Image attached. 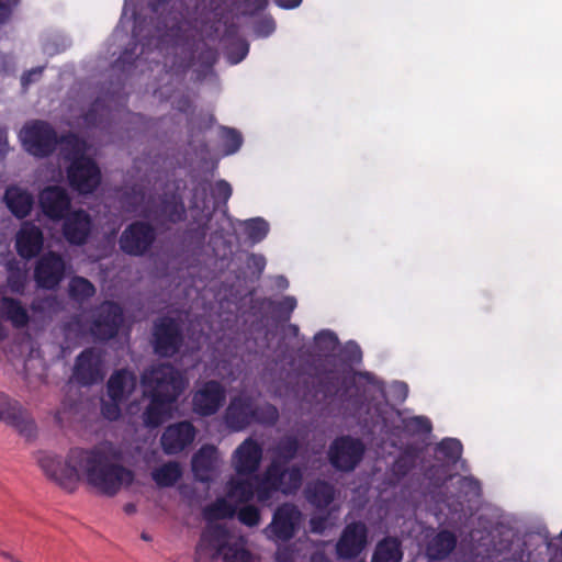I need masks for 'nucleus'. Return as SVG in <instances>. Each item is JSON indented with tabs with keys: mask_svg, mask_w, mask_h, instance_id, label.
<instances>
[{
	"mask_svg": "<svg viewBox=\"0 0 562 562\" xmlns=\"http://www.w3.org/2000/svg\"><path fill=\"white\" fill-rule=\"evenodd\" d=\"M120 460L121 452L111 443L91 449L72 448L65 462L48 452H40L37 457V463L45 475L68 492L76 488L81 474L90 486L109 497L131 486L135 480L134 472L121 464Z\"/></svg>",
	"mask_w": 562,
	"mask_h": 562,
	"instance_id": "nucleus-1",
	"label": "nucleus"
},
{
	"mask_svg": "<svg viewBox=\"0 0 562 562\" xmlns=\"http://www.w3.org/2000/svg\"><path fill=\"white\" fill-rule=\"evenodd\" d=\"M145 395L176 403L188 385L186 374L169 362L154 364L140 375Z\"/></svg>",
	"mask_w": 562,
	"mask_h": 562,
	"instance_id": "nucleus-2",
	"label": "nucleus"
},
{
	"mask_svg": "<svg viewBox=\"0 0 562 562\" xmlns=\"http://www.w3.org/2000/svg\"><path fill=\"white\" fill-rule=\"evenodd\" d=\"M224 418L231 430L240 431L251 424H273L278 419V409L269 403L258 404L250 396L239 395L231 400Z\"/></svg>",
	"mask_w": 562,
	"mask_h": 562,
	"instance_id": "nucleus-3",
	"label": "nucleus"
},
{
	"mask_svg": "<svg viewBox=\"0 0 562 562\" xmlns=\"http://www.w3.org/2000/svg\"><path fill=\"white\" fill-rule=\"evenodd\" d=\"M24 150L36 158H47L58 146V134L53 125L43 120L26 122L19 133Z\"/></svg>",
	"mask_w": 562,
	"mask_h": 562,
	"instance_id": "nucleus-4",
	"label": "nucleus"
},
{
	"mask_svg": "<svg viewBox=\"0 0 562 562\" xmlns=\"http://www.w3.org/2000/svg\"><path fill=\"white\" fill-rule=\"evenodd\" d=\"M184 335L182 322L171 316H160L154 321L151 346L159 358H172L183 347Z\"/></svg>",
	"mask_w": 562,
	"mask_h": 562,
	"instance_id": "nucleus-5",
	"label": "nucleus"
},
{
	"mask_svg": "<svg viewBox=\"0 0 562 562\" xmlns=\"http://www.w3.org/2000/svg\"><path fill=\"white\" fill-rule=\"evenodd\" d=\"M155 227L144 221L128 224L119 238L120 249L132 257H143L150 251L156 241Z\"/></svg>",
	"mask_w": 562,
	"mask_h": 562,
	"instance_id": "nucleus-6",
	"label": "nucleus"
},
{
	"mask_svg": "<svg viewBox=\"0 0 562 562\" xmlns=\"http://www.w3.org/2000/svg\"><path fill=\"white\" fill-rule=\"evenodd\" d=\"M124 322L121 305L113 301H104L94 311L90 333L95 340L109 341L116 337Z\"/></svg>",
	"mask_w": 562,
	"mask_h": 562,
	"instance_id": "nucleus-7",
	"label": "nucleus"
},
{
	"mask_svg": "<svg viewBox=\"0 0 562 562\" xmlns=\"http://www.w3.org/2000/svg\"><path fill=\"white\" fill-rule=\"evenodd\" d=\"M0 422L14 428L26 440H33L37 427L31 414L14 398L0 392Z\"/></svg>",
	"mask_w": 562,
	"mask_h": 562,
	"instance_id": "nucleus-8",
	"label": "nucleus"
},
{
	"mask_svg": "<svg viewBox=\"0 0 562 562\" xmlns=\"http://www.w3.org/2000/svg\"><path fill=\"white\" fill-rule=\"evenodd\" d=\"M366 447L359 438L341 436L329 447L328 458L331 465L342 472H351L361 462Z\"/></svg>",
	"mask_w": 562,
	"mask_h": 562,
	"instance_id": "nucleus-9",
	"label": "nucleus"
},
{
	"mask_svg": "<svg viewBox=\"0 0 562 562\" xmlns=\"http://www.w3.org/2000/svg\"><path fill=\"white\" fill-rule=\"evenodd\" d=\"M66 276V261L56 251H47L35 262L33 278L38 289L56 290Z\"/></svg>",
	"mask_w": 562,
	"mask_h": 562,
	"instance_id": "nucleus-10",
	"label": "nucleus"
},
{
	"mask_svg": "<svg viewBox=\"0 0 562 562\" xmlns=\"http://www.w3.org/2000/svg\"><path fill=\"white\" fill-rule=\"evenodd\" d=\"M69 186L80 194H90L101 182V171L92 158H79L67 167Z\"/></svg>",
	"mask_w": 562,
	"mask_h": 562,
	"instance_id": "nucleus-11",
	"label": "nucleus"
},
{
	"mask_svg": "<svg viewBox=\"0 0 562 562\" xmlns=\"http://www.w3.org/2000/svg\"><path fill=\"white\" fill-rule=\"evenodd\" d=\"M104 378L103 358L93 347L83 349L75 360L72 379L81 386H91Z\"/></svg>",
	"mask_w": 562,
	"mask_h": 562,
	"instance_id": "nucleus-12",
	"label": "nucleus"
},
{
	"mask_svg": "<svg viewBox=\"0 0 562 562\" xmlns=\"http://www.w3.org/2000/svg\"><path fill=\"white\" fill-rule=\"evenodd\" d=\"M225 400L226 390L221 382L216 380L205 381L193 393V411L203 417L212 416L220 411V408L224 405Z\"/></svg>",
	"mask_w": 562,
	"mask_h": 562,
	"instance_id": "nucleus-13",
	"label": "nucleus"
},
{
	"mask_svg": "<svg viewBox=\"0 0 562 562\" xmlns=\"http://www.w3.org/2000/svg\"><path fill=\"white\" fill-rule=\"evenodd\" d=\"M42 213L52 221H61L71 207V198L67 190L59 186H47L38 194Z\"/></svg>",
	"mask_w": 562,
	"mask_h": 562,
	"instance_id": "nucleus-14",
	"label": "nucleus"
},
{
	"mask_svg": "<svg viewBox=\"0 0 562 562\" xmlns=\"http://www.w3.org/2000/svg\"><path fill=\"white\" fill-rule=\"evenodd\" d=\"M195 435L196 429L191 422L173 423L166 427L160 437L162 451L168 456L178 454L193 442Z\"/></svg>",
	"mask_w": 562,
	"mask_h": 562,
	"instance_id": "nucleus-15",
	"label": "nucleus"
},
{
	"mask_svg": "<svg viewBox=\"0 0 562 562\" xmlns=\"http://www.w3.org/2000/svg\"><path fill=\"white\" fill-rule=\"evenodd\" d=\"M367 537L368 530L363 522L348 524L336 544L337 555L342 559L358 557L366 548Z\"/></svg>",
	"mask_w": 562,
	"mask_h": 562,
	"instance_id": "nucleus-16",
	"label": "nucleus"
},
{
	"mask_svg": "<svg viewBox=\"0 0 562 562\" xmlns=\"http://www.w3.org/2000/svg\"><path fill=\"white\" fill-rule=\"evenodd\" d=\"M63 235L65 239L75 246H82L87 243L91 229L92 220L88 212L85 210H76L69 212L63 218Z\"/></svg>",
	"mask_w": 562,
	"mask_h": 562,
	"instance_id": "nucleus-17",
	"label": "nucleus"
},
{
	"mask_svg": "<svg viewBox=\"0 0 562 562\" xmlns=\"http://www.w3.org/2000/svg\"><path fill=\"white\" fill-rule=\"evenodd\" d=\"M261 459V446L252 438H247L234 452V469L240 476L252 475L258 471Z\"/></svg>",
	"mask_w": 562,
	"mask_h": 562,
	"instance_id": "nucleus-18",
	"label": "nucleus"
},
{
	"mask_svg": "<svg viewBox=\"0 0 562 562\" xmlns=\"http://www.w3.org/2000/svg\"><path fill=\"white\" fill-rule=\"evenodd\" d=\"M44 246L42 229L31 221L23 222L15 237L18 255L30 260L38 256Z\"/></svg>",
	"mask_w": 562,
	"mask_h": 562,
	"instance_id": "nucleus-19",
	"label": "nucleus"
},
{
	"mask_svg": "<svg viewBox=\"0 0 562 562\" xmlns=\"http://www.w3.org/2000/svg\"><path fill=\"white\" fill-rule=\"evenodd\" d=\"M457 536L449 530H439L426 536L425 554L429 561L447 559L457 547Z\"/></svg>",
	"mask_w": 562,
	"mask_h": 562,
	"instance_id": "nucleus-20",
	"label": "nucleus"
},
{
	"mask_svg": "<svg viewBox=\"0 0 562 562\" xmlns=\"http://www.w3.org/2000/svg\"><path fill=\"white\" fill-rule=\"evenodd\" d=\"M136 387V375L127 369L114 371L106 382V397L127 401Z\"/></svg>",
	"mask_w": 562,
	"mask_h": 562,
	"instance_id": "nucleus-21",
	"label": "nucleus"
},
{
	"mask_svg": "<svg viewBox=\"0 0 562 562\" xmlns=\"http://www.w3.org/2000/svg\"><path fill=\"white\" fill-rule=\"evenodd\" d=\"M268 474L265 480L256 475L255 493L259 501H267L271 496V491L281 490V443L274 446V457Z\"/></svg>",
	"mask_w": 562,
	"mask_h": 562,
	"instance_id": "nucleus-22",
	"label": "nucleus"
},
{
	"mask_svg": "<svg viewBox=\"0 0 562 562\" xmlns=\"http://www.w3.org/2000/svg\"><path fill=\"white\" fill-rule=\"evenodd\" d=\"M3 201L12 215L19 220L27 217L34 205L33 195L18 186H10L5 189Z\"/></svg>",
	"mask_w": 562,
	"mask_h": 562,
	"instance_id": "nucleus-23",
	"label": "nucleus"
},
{
	"mask_svg": "<svg viewBox=\"0 0 562 562\" xmlns=\"http://www.w3.org/2000/svg\"><path fill=\"white\" fill-rule=\"evenodd\" d=\"M216 449L213 446L201 447L192 457V471L198 481L207 483L216 470Z\"/></svg>",
	"mask_w": 562,
	"mask_h": 562,
	"instance_id": "nucleus-24",
	"label": "nucleus"
},
{
	"mask_svg": "<svg viewBox=\"0 0 562 562\" xmlns=\"http://www.w3.org/2000/svg\"><path fill=\"white\" fill-rule=\"evenodd\" d=\"M146 396L149 398V403L142 414V420L146 428L155 429L170 418L175 403L151 395Z\"/></svg>",
	"mask_w": 562,
	"mask_h": 562,
	"instance_id": "nucleus-25",
	"label": "nucleus"
},
{
	"mask_svg": "<svg viewBox=\"0 0 562 562\" xmlns=\"http://www.w3.org/2000/svg\"><path fill=\"white\" fill-rule=\"evenodd\" d=\"M227 537L226 529L220 525L206 527L201 533L195 553L202 555L206 551H214L216 555H221L227 546Z\"/></svg>",
	"mask_w": 562,
	"mask_h": 562,
	"instance_id": "nucleus-26",
	"label": "nucleus"
},
{
	"mask_svg": "<svg viewBox=\"0 0 562 562\" xmlns=\"http://www.w3.org/2000/svg\"><path fill=\"white\" fill-rule=\"evenodd\" d=\"M0 316L18 329L26 327L30 323L26 307L19 299L11 296L0 299Z\"/></svg>",
	"mask_w": 562,
	"mask_h": 562,
	"instance_id": "nucleus-27",
	"label": "nucleus"
},
{
	"mask_svg": "<svg viewBox=\"0 0 562 562\" xmlns=\"http://www.w3.org/2000/svg\"><path fill=\"white\" fill-rule=\"evenodd\" d=\"M296 450V443L291 438L283 437V464L291 458ZM303 472L300 468L293 467L285 469L283 467V495L292 494L302 485Z\"/></svg>",
	"mask_w": 562,
	"mask_h": 562,
	"instance_id": "nucleus-28",
	"label": "nucleus"
},
{
	"mask_svg": "<svg viewBox=\"0 0 562 562\" xmlns=\"http://www.w3.org/2000/svg\"><path fill=\"white\" fill-rule=\"evenodd\" d=\"M158 215L166 222L177 224L186 220V206L180 195L165 194L158 204Z\"/></svg>",
	"mask_w": 562,
	"mask_h": 562,
	"instance_id": "nucleus-29",
	"label": "nucleus"
},
{
	"mask_svg": "<svg viewBox=\"0 0 562 562\" xmlns=\"http://www.w3.org/2000/svg\"><path fill=\"white\" fill-rule=\"evenodd\" d=\"M58 145H60V153L63 158L70 164L79 158H88L85 155V140L75 133L68 132L58 136Z\"/></svg>",
	"mask_w": 562,
	"mask_h": 562,
	"instance_id": "nucleus-30",
	"label": "nucleus"
},
{
	"mask_svg": "<svg viewBox=\"0 0 562 562\" xmlns=\"http://www.w3.org/2000/svg\"><path fill=\"white\" fill-rule=\"evenodd\" d=\"M306 498L315 507L325 508L335 498V487L325 481H315L306 487Z\"/></svg>",
	"mask_w": 562,
	"mask_h": 562,
	"instance_id": "nucleus-31",
	"label": "nucleus"
},
{
	"mask_svg": "<svg viewBox=\"0 0 562 562\" xmlns=\"http://www.w3.org/2000/svg\"><path fill=\"white\" fill-rule=\"evenodd\" d=\"M146 20H135L134 26L132 30V48H126L122 55L120 56L119 60L122 63L133 64L136 58H138V55H136V49L138 45H142V50L139 54H143L145 52V48L148 47L151 44L153 36L143 35V23H145Z\"/></svg>",
	"mask_w": 562,
	"mask_h": 562,
	"instance_id": "nucleus-32",
	"label": "nucleus"
},
{
	"mask_svg": "<svg viewBox=\"0 0 562 562\" xmlns=\"http://www.w3.org/2000/svg\"><path fill=\"white\" fill-rule=\"evenodd\" d=\"M181 476L182 470L177 461H168L151 472V477L159 487H171Z\"/></svg>",
	"mask_w": 562,
	"mask_h": 562,
	"instance_id": "nucleus-33",
	"label": "nucleus"
},
{
	"mask_svg": "<svg viewBox=\"0 0 562 562\" xmlns=\"http://www.w3.org/2000/svg\"><path fill=\"white\" fill-rule=\"evenodd\" d=\"M402 558L401 542L395 538H385L376 544L372 562H401Z\"/></svg>",
	"mask_w": 562,
	"mask_h": 562,
	"instance_id": "nucleus-34",
	"label": "nucleus"
},
{
	"mask_svg": "<svg viewBox=\"0 0 562 562\" xmlns=\"http://www.w3.org/2000/svg\"><path fill=\"white\" fill-rule=\"evenodd\" d=\"M256 475L254 479L231 480L228 482L227 496L236 503L244 504L252 499L255 495Z\"/></svg>",
	"mask_w": 562,
	"mask_h": 562,
	"instance_id": "nucleus-35",
	"label": "nucleus"
},
{
	"mask_svg": "<svg viewBox=\"0 0 562 562\" xmlns=\"http://www.w3.org/2000/svg\"><path fill=\"white\" fill-rule=\"evenodd\" d=\"M7 286L10 292L18 295H23L27 285V272L15 260L7 265Z\"/></svg>",
	"mask_w": 562,
	"mask_h": 562,
	"instance_id": "nucleus-36",
	"label": "nucleus"
},
{
	"mask_svg": "<svg viewBox=\"0 0 562 562\" xmlns=\"http://www.w3.org/2000/svg\"><path fill=\"white\" fill-rule=\"evenodd\" d=\"M237 506L225 498H217L203 509V517L207 521L228 519L235 517Z\"/></svg>",
	"mask_w": 562,
	"mask_h": 562,
	"instance_id": "nucleus-37",
	"label": "nucleus"
},
{
	"mask_svg": "<svg viewBox=\"0 0 562 562\" xmlns=\"http://www.w3.org/2000/svg\"><path fill=\"white\" fill-rule=\"evenodd\" d=\"M68 293L74 301L83 303L95 294V288L88 279L76 276L69 281Z\"/></svg>",
	"mask_w": 562,
	"mask_h": 562,
	"instance_id": "nucleus-38",
	"label": "nucleus"
},
{
	"mask_svg": "<svg viewBox=\"0 0 562 562\" xmlns=\"http://www.w3.org/2000/svg\"><path fill=\"white\" fill-rule=\"evenodd\" d=\"M240 226L241 233L251 244L260 243L269 232V224L261 217L246 220Z\"/></svg>",
	"mask_w": 562,
	"mask_h": 562,
	"instance_id": "nucleus-39",
	"label": "nucleus"
},
{
	"mask_svg": "<svg viewBox=\"0 0 562 562\" xmlns=\"http://www.w3.org/2000/svg\"><path fill=\"white\" fill-rule=\"evenodd\" d=\"M301 513L294 508V506L283 503V543L292 537L294 522L293 519H297ZM283 562L288 561L286 548L283 544Z\"/></svg>",
	"mask_w": 562,
	"mask_h": 562,
	"instance_id": "nucleus-40",
	"label": "nucleus"
},
{
	"mask_svg": "<svg viewBox=\"0 0 562 562\" xmlns=\"http://www.w3.org/2000/svg\"><path fill=\"white\" fill-rule=\"evenodd\" d=\"M436 451L445 459L456 463L462 454V443L456 438H445L437 446Z\"/></svg>",
	"mask_w": 562,
	"mask_h": 562,
	"instance_id": "nucleus-41",
	"label": "nucleus"
},
{
	"mask_svg": "<svg viewBox=\"0 0 562 562\" xmlns=\"http://www.w3.org/2000/svg\"><path fill=\"white\" fill-rule=\"evenodd\" d=\"M403 428L411 436L428 435L431 432L432 425L425 416H414L403 419Z\"/></svg>",
	"mask_w": 562,
	"mask_h": 562,
	"instance_id": "nucleus-42",
	"label": "nucleus"
},
{
	"mask_svg": "<svg viewBox=\"0 0 562 562\" xmlns=\"http://www.w3.org/2000/svg\"><path fill=\"white\" fill-rule=\"evenodd\" d=\"M266 532H269L276 539L277 549L273 553L276 562H281V505H277L273 509L272 521L266 528Z\"/></svg>",
	"mask_w": 562,
	"mask_h": 562,
	"instance_id": "nucleus-43",
	"label": "nucleus"
},
{
	"mask_svg": "<svg viewBox=\"0 0 562 562\" xmlns=\"http://www.w3.org/2000/svg\"><path fill=\"white\" fill-rule=\"evenodd\" d=\"M221 555L224 562H252L251 552L237 543H227Z\"/></svg>",
	"mask_w": 562,
	"mask_h": 562,
	"instance_id": "nucleus-44",
	"label": "nucleus"
},
{
	"mask_svg": "<svg viewBox=\"0 0 562 562\" xmlns=\"http://www.w3.org/2000/svg\"><path fill=\"white\" fill-rule=\"evenodd\" d=\"M416 464V457L411 452L401 453L392 465V472L397 477L406 476Z\"/></svg>",
	"mask_w": 562,
	"mask_h": 562,
	"instance_id": "nucleus-45",
	"label": "nucleus"
},
{
	"mask_svg": "<svg viewBox=\"0 0 562 562\" xmlns=\"http://www.w3.org/2000/svg\"><path fill=\"white\" fill-rule=\"evenodd\" d=\"M222 137L224 142V149L227 155L237 153L243 145V136L235 128L223 127Z\"/></svg>",
	"mask_w": 562,
	"mask_h": 562,
	"instance_id": "nucleus-46",
	"label": "nucleus"
},
{
	"mask_svg": "<svg viewBox=\"0 0 562 562\" xmlns=\"http://www.w3.org/2000/svg\"><path fill=\"white\" fill-rule=\"evenodd\" d=\"M249 53V43L245 38H237L227 47V58L231 64L240 63Z\"/></svg>",
	"mask_w": 562,
	"mask_h": 562,
	"instance_id": "nucleus-47",
	"label": "nucleus"
},
{
	"mask_svg": "<svg viewBox=\"0 0 562 562\" xmlns=\"http://www.w3.org/2000/svg\"><path fill=\"white\" fill-rule=\"evenodd\" d=\"M314 339L317 348L325 352L334 351L339 345V340L336 334L328 329L318 331Z\"/></svg>",
	"mask_w": 562,
	"mask_h": 562,
	"instance_id": "nucleus-48",
	"label": "nucleus"
},
{
	"mask_svg": "<svg viewBox=\"0 0 562 562\" xmlns=\"http://www.w3.org/2000/svg\"><path fill=\"white\" fill-rule=\"evenodd\" d=\"M124 401L122 400H111V398H102L101 400V414L102 416L111 422L117 420L122 415V404Z\"/></svg>",
	"mask_w": 562,
	"mask_h": 562,
	"instance_id": "nucleus-49",
	"label": "nucleus"
},
{
	"mask_svg": "<svg viewBox=\"0 0 562 562\" xmlns=\"http://www.w3.org/2000/svg\"><path fill=\"white\" fill-rule=\"evenodd\" d=\"M233 193L232 186L226 180H217L212 190V196L217 206H226Z\"/></svg>",
	"mask_w": 562,
	"mask_h": 562,
	"instance_id": "nucleus-50",
	"label": "nucleus"
},
{
	"mask_svg": "<svg viewBox=\"0 0 562 562\" xmlns=\"http://www.w3.org/2000/svg\"><path fill=\"white\" fill-rule=\"evenodd\" d=\"M236 515L238 520L247 527H255L260 521L259 509L254 505L243 506L237 510Z\"/></svg>",
	"mask_w": 562,
	"mask_h": 562,
	"instance_id": "nucleus-51",
	"label": "nucleus"
},
{
	"mask_svg": "<svg viewBox=\"0 0 562 562\" xmlns=\"http://www.w3.org/2000/svg\"><path fill=\"white\" fill-rule=\"evenodd\" d=\"M459 488L468 499L481 496V484L472 476H463L459 480Z\"/></svg>",
	"mask_w": 562,
	"mask_h": 562,
	"instance_id": "nucleus-52",
	"label": "nucleus"
},
{
	"mask_svg": "<svg viewBox=\"0 0 562 562\" xmlns=\"http://www.w3.org/2000/svg\"><path fill=\"white\" fill-rule=\"evenodd\" d=\"M276 30V22L270 16H265L258 20L254 25L255 33L260 37H267L271 35Z\"/></svg>",
	"mask_w": 562,
	"mask_h": 562,
	"instance_id": "nucleus-53",
	"label": "nucleus"
},
{
	"mask_svg": "<svg viewBox=\"0 0 562 562\" xmlns=\"http://www.w3.org/2000/svg\"><path fill=\"white\" fill-rule=\"evenodd\" d=\"M268 0H241L240 8L244 15H255L266 9Z\"/></svg>",
	"mask_w": 562,
	"mask_h": 562,
	"instance_id": "nucleus-54",
	"label": "nucleus"
},
{
	"mask_svg": "<svg viewBox=\"0 0 562 562\" xmlns=\"http://www.w3.org/2000/svg\"><path fill=\"white\" fill-rule=\"evenodd\" d=\"M101 104L99 101L93 102L90 108L87 110V112L83 114V122L87 124V126L97 127L101 123L99 110Z\"/></svg>",
	"mask_w": 562,
	"mask_h": 562,
	"instance_id": "nucleus-55",
	"label": "nucleus"
},
{
	"mask_svg": "<svg viewBox=\"0 0 562 562\" xmlns=\"http://www.w3.org/2000/svg\"><path fill=\"white\" fill-rule=\"evenodd\" d=\"M43 67L32 68L21 76V86L24 90H27L31 83L37 81L43 72Z\"/></svg>",
	"mask_w": 562,
	"mask_h": 562,
	"instance_id": "nucleus-56",
	"label": "nucleus"
},
{
	"mask_svg": "<svg viewBox=\"0 0 562 562\" xmlns=\"http://www.w3.org/2000/svg\"><path fill=\"white\" fill-rule=\"evenodd\" d=\"M55 297L53 296H46L42 299H34L31 303V310L34 313H44L46 310L50 308L55 303Z\"/></svg>",
	"mask_w": 562,
	"mask_h": 562,
	"instance_id": "nucleus-57",
	"label": "nucleus"
},
{
	"mask_svg": "<svg viewBox=\"0 0 562 562\" xmlns=\"http://www.w3.org/2000/svg\"><path fill=\"white\" fill-rule=\"evenodd\" d=\"M199 213L201 216V218L199 221L195 218L194 215L192 216L193 221L196 222V225H198V227L194 231L200 235L201 238H205L206 232L209 229V223L212 218V214L211 213L204 214L203 210H199Z\"/></svg>",
	"mask_w": 562,
	"mask_h": 562,
	"instance_id": "nucleus-58",
	"label": "nucleus"
},
{
	"mask_svg": "<svg viewBox=\"0 0 562 562\" xmlns=\"http://www.w3.org/2000/svg\"><path fill=\"white\" fill-rule=\"evenodd\" d=\"M247 266L254 272L260 274L266 267V258L262 255L251 254L247 258Z\"/></svg>",
	"mask_w": 562,
	"mask_h": 562,
	"instance_id": "nucleus-59",
	"label": "nucleus"
},
{
	"mask_svg": "<svg viewBox=\"0 0 562 562\" xmlns=\"http://www.w3.org/2000/svg\"><path fill=\"white\" fill-rule=\"evenodd\" d=\"M346 358L351 362H360L362 359V351L360 346L355 341H348L345 347Z\"/></svg>",
	"mask_w": 562,
	"mask_h": 562,
	"instance_id": "nucleus-60",
	"label": "nucleus"
},
{
	"mask_svg": "<svg viewBox=\"0 0 562 562\" xmlns=\"http://www.w3.org/2000/svg\"><path fill=\"white\" fill-rule=\"evenodd\" d=\"M300 328L297 325L291 324L290 321L283 323V340H295V346H300L301 339L299 337Z\"/></svg>",
	"mask_w": 562,
	"mask_h": 562,
	"instance_id": "nucleus-61",
	"label": "nucleus"
},
{
	"mask_svg": "<svg viewBox=\"0 0 562 562\" xmlns=\"http://www.w3.org/2000/svg\"><path fill=\"white\" fill-rule=\"evenodd\" d=\"M391 391L394 400L397 402H404L408 395V386L404 382L396 381L392 383Z\"/></svg>",
	"mask_w": 562,
	"mask_h": 562,
	"instance_id": "nucleus-62",
	"label": "nucleus"
},
{
	"mask_svg": "<svg viewBox=\"0 0 562 562\" xmlns=\"http://www.w3.org/2000/svg\"><path fill=\"white\" fill-rule=\"evenodd\" d=\"M359 379L363 380L366 383L370 384L372 389L384 395V386L383 383L380 382L372 373L370 372H360L358 373Z\"/></svg>",
	"mask_w": 562,
	"mask_h": 562,
	"instance_id": "nucleus-63",
	"label": "nucleus"
},
{
	"mask_svg": "<svg viewBox=\"0 0 562 562\" xmlns=\"http://www.w3.org/2000/svg\"><path fill=\"white\" fill-rule=\"evenodd\" d=\"M327 528V517L325 516H313L310 519V529L314 533H323Z\"/></svg>",
	"mask_w": 562,
	"mask_h": 562,
	"instance_id": "nucleus-64",
	"label": "nucleus"
}]
</instances>
